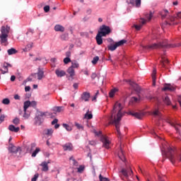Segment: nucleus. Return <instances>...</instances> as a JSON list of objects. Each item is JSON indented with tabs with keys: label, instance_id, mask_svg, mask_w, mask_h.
<instances>
[{
	"label": "nucleus",
	"instance_id": "nucleus-1",
	"mask_svg": "<svg viewBox=\"0 0 181 181\" xmlns=\"http://www.w3.org/2000/svg\"><path fill=\"white\" fill-rule=\"evenodd\" d=\"M122 117H124V112H122V105H121V103L117 102L113 107V110L110 117H109V120L110 122H112V124H114L116 128L117 135H118V136H121L119 127L121 125L120 122Z\"/></svg>",
	"mask_w": 181,
	"mask_h": 181
},
{
	"label": "nucleus",
	"instance_id": "nucleus-2",
	"mask_svg": "<svg viewBox=\"0 0 181 181\" xmlns=\"http://www.w3.org/2000/svg\"><path fill=\"white\" fill-rule=\"evenodd\" d=\"M176 46H181V44H179L178 45H170L168 40H164L163 42H152L148 45L141 46V47L144 50H153V49H159L160 47H176Z\"/></svg>",
	"mask_w": 181,
	"mask_h": 181
},
{
	"label": "nucleus",
	"instance_id": "nucleus-3",
	"mask_svg": "<svg viewBox=\"0 0 181 181\" xmlns=\"http://www.w3.org/2000/svg\"><path fill=\"white\" fill-rule=\"evenodd\" d=\"M166 156L173 165L177 163V162H181V154H178L176 149L171 147L168 148Z\"/></svg>",
	"mask_w": 181,
	"mask_h": 181
},
{
	"label": "nucleus",
	"instance_id": "nucleus-4",
	"mask_svg": "<svg viewBox=\"0 0 181 181\" xmlns=\"http://www.w3.org/2000/svg\"><path fill=\"white\" fill-rule=\"evenodd\" d=\"M11 30V28L8 25L2 26L1 29V35H0V41L3 46H6L8 45V35H9V31Z\"/></svg>",
	"mask_w": 181,
	"mask_h": 181
},
{
	"label": "nucleus",
	"instance_id": "nucleus-5",
	"mask_svg": "<svg viewBox=\"0 0 181 181\" xmlns=\"http://www.w3.org/2000/svg\"><path fill=\"white\" fill-rule=\"evenodd\" d=\"M125 43H127V40H122L117 42H115V45H109L107 47V49L111 52H114V50H115L117 47H119V46H122L123 45H125Z\"/></svg>",
	"mask_w": 181,
	"mask_h": 181
},
{
	"label": "nucleus",
	"instance_id": "nucleus-6",
	"mask_svg": "<svg viewBox=\"0 0 181 181\" xmlns=\"http://www.w3.org/2000/svg\"><path fill=\"white\" fill-rule=\"evenodd\" d=\"M101 141L103 142V148H105V149H110V148H111V141H110V139H108V136H102Z\"/></svg>",
	"mask_w": 181,
	"mask_h": 181
},
{
	"label": "nucleus",
	"instance_id": "nucleus-7",
	"mask_svg": "<svg viewBox=\"0 0 181 181\" xmlns=\"http://www.w3.org/2000/svg\"><path fill=\"white\" fill-rule=\"evenodd\" d=\"M100 30V31H98V33L102 35V36H107V35H110V33H111V29L105 25H102Z\"/></svg>",
	"mask_w": 181,
	"mask_h": 181
},
{
	"label": "nucleus",
	"instance_id": "nucleus-8",
	"mask_svg": "<svg viewBox=\"0 0 181 181\" xmlns=\"http://www.w3.org/2000/svg\"><path fill=\"white\" fill-rule=\"evenodd\" d=\"M167 122L168 124H170V125H171V127H174V128L175 129V131L177 132V134L180 135V130L179 129V128H180V127H181L180 124L172 121L170 119H168L167 120Z\"/></svg>",
	"mask_w": 181,
	"mask_h": 181
},
{
	"label": "nucleus",
	"instance_id": "nucleus-9",
	"mask_svg": "<svg viewBox=\"0 0 181 181\" xmlns=\"http://www.w3.org/2000/svg\"><path fill=\"white\" fill-rule=\"evenodd\" d=\"M121 173L126 179H128L129 176H132V170L123 168L121 170Z\"/></svg>",
	"mask_w": 181,
	"mask_h": 181
},
{
	"label": "nucleus",
	"instance_id": "nucleus-10",
	"mask_svg": "<svg viewBox=\"0 0 181 181\" xmlns=\"http://www.w3.org/2000/svg\"><path fill=\"white\" fill-rule=\"evenodd\" d=\"M128 4L132 5L136 8H141V0H126Z\"/></svg>",
	"mask_w": 181,
	"mask_h": 181
},
{
	"label": "nucleus",
	"instance_id": "nucleus-11",
	"mask_svg": "<svg viewBox=\"0 0 181 181\" xmlns=\"http://www.w3.org/2000/svg\"><path fill=\"white\" fill-rule=\"evenodd\" d=\"M127 83H129V85L132 87L133 90L136 91L137 93H139V91H141V87H139L138 84H136L135 82L131 80H128Z\"/></svg>",
	"mask_w": 181,
	"mask_h": 181
},
{
	"label": "nucleus",
	"instance_id": "nucleus-12",
	"mask_svg": "<svg viewBox=\"0 0 181 181\" xmlns=\"http://www.w3.org/2000/svg\"><path fill=\"white\" fill-rule=\"evenodd\" d=\"M19 149H21V147H16L12 144H9L8 151L11 153H18V152H19Z\"/></svg>",
	"mask_w": 181,
	"mask_h": 181
},
{
	"label": "nucleus",
	"instance_id": "nucleus-13",
	"mask_svg": "<svg viewBox=\"0 0 181 181\" xmlns=\"http://www.w3.org/2000/svg\"><path fill=\"white\" fill-rule=\"evenodd\" d=\"M54 132V130L52 128L49 129H45L43 130V135L45 136H53V133Z\"/></svg>",
	"mask_w": 181,
	"mask_h": 181
},
{
	"label": "nucleus",
	"instance_id": "nucleus-14",
	"mask_svg": "<svg viewBox=\"0 0 181 181\" xmlns=\"http://www.w3.org/2000/svg\"><path fill=\"white\" fill-rule=\"evenodd\" d=\"M129 115H132V117H135L138 119H141L142 117H144V113L141 112H132L129 111L128 112Z\"/></svg>",
	"mask_w": 181,
	"mask_h": 181
},
{
	"label": "nucleus",
	"instance_id": "nucleus-15",
	"mask_svg": "<svg viewBox=\"0 0 181 181\" xmlns=\"http://www.w3.org/2000/svg\"><path fill=\"white\" fill-rule=\"evenodd\" d=\"M9 67H12V65L11 64L5 62L3 65L4 70L0 69V71H1L2 74H5L8 73V69H9Z\"/></svg>",
	"mask_w": 181,
	"mask_h": 181
},
{
	"label": "nucleus",
	"instance_id": "nucleus-16",
	"mask_svg": "<svg viewBox=\"0 0 181 181\" xmlns=\"http://www.w3.org/2000/svg\"><path fill=\"white\" fill-rule=\"evenodd\" d=\"M37 76V79L38 80H42V78H43V77H45V71H43V69L38 68L37 70V73L35 74V75Z\"/></svg>",
	"mask_w": 181,
	"mask_h": 181
},
{
	"label": "nucleus",
	"instance_id": "nucleus-17",
	"mask_svg": "<svg viewBox=\"0 0 181 181\" xmlns=\"http://www.w3.org/2000/svg\"><path fill=\"white\" fill-rule=\"evenodd\" d=\"M163 91H175V87L170 84H165L163 88Z\"/></svg>",
	"mask_w": 181,
	"mask_h": 181
},
{
	"label": "nucleus",
	"instance_id": "nucleus-18",
	"mask_svg": "<svg viewBox=\"0 0 181 181\" xmlns=\"http://www.w3.org/2000/svg\"><path fill=\"white\" fill-rule=\"evenodd\" d=\"M64 151H73V144L71 143H66L62 146Z\"/></svg>",
	"mask_w": 181,
	"mask_h": 181
},
{
	"label": "nucleus",
	"instance_id": "nucleus-19",
	"mask_svg": "<svg viewBox=\"0 0 181 181\" xmlns=\"http://www.w3.org/2000/svg\"><path fill=\"white\" fill-rule=\"evenodd\" d=\"M55 74L57 77H64V76H66V71L62 69H56Z\"/></svg>",
	"mask_w": 181,
	"mask_h": 181
},
{
	"label": "nucleus",
	"instance_id": "nucleus-20",
	"mask_svg": "<svg viewBox=\"0 0 181 181\" xmlns=\"http://www.w3.org/2000/svg\"><path fill=\"white\" fill-rule=\"evenodd\" d=\"M81 100L86 102L90 100V93L83 92L81 95Z\"/></svg>",
	"mask_w": 181,
	"mask_h": 181
},
{
	"label": "nucleus",
	"instance_id": "nucleus-21",
	"mask_svg": "<svg viewBox=\"0 0 181 181\" xmlns=\"http://www.w3.org/2000/svg\"><path fill=\"white\" fill-rule=\"evenodd\" d=\"M103 37H104V35L98 33L96 37H95L98 45H103Z\"/></svg>",
	"mask_w": 181,
	"mask_h": 181
},
{
	"label": "nucleus",
	"instance_id": "nucleus-22",
	"mask_svg": "<svg viewBox=\"0 0 181 181\" xmlns=\"http://www.w3.org/2000/svg\"><path fill=\"white\" fill-rule=\"evenodd\" d=\"M140 23H141V25H134V28L136 30H141V28H142V25H145L146 23V20H145L144 18H141L140 20Z\"/></svg>",
	"mask_w": 181,
	"mask_h": 181
},
{
	"label": "nucleus",
	"instance_id": "nucleus-23",
	"mask_svg": "<svg viewBox=\"0 0 181 181\" xmlns=\"http://www.w3.org/2000/svg\"><path fill=\"white\" fill-rule=\"evenodd\" d=\"M40 166H42V172H47L49 170V165L47 162L44 161L40 164Z\"/></svg>",
	"mask_w": 181,
	"mask_h": 181
},
{
	"label": "nucleus",
	"instance_id": "nucleus-24",
	"mask_svg": "<svg viewBox=\"0 0 181 181\" xmlns=\"http://www.w3.org/2000/svg\"><path fill=\"white\" fill-rule=\"evenodd\" d=\"M160 15L162 19H165V18H168V16H169V11H168L166 9L163 10L160 12Z\"/></svg>",
	"mask_w": 181,
	"mask_h": 181
},
{
	"label": "nucleus",
	"instance_id": "nucleus-25",
	"mask_svg": "<svg viewBox=\"0 0 181 181\" xmlns=\"http://www.w3.org/2000/svg\"><path fill=\"white\" fill-rule=\"evenodd\" d=\"M19 127H16L13 124H10L8 126V130L11 132H19Z\"/></svg>",
	"mask_w": 181,
	"mask_h": 181
},
{
	"label": "nucleus",
	"instance_id": "nucleus-26",
	"mask_svg": "<svg viewBox=\"0 0 181 181\" xmlns=\"http://www.w3.org/2000/svg\"><path fill=\"white\" fill-rule=\"evenodd\" d=\"M67 73L69 74L70 77H71V78H72V80H73V77H74V76H75V74H76V72H75V71H74V69L70 66V67L68 69V70H67Z\"/></svg>",
	"mask_w": 181,
	"mask_h": 181
},
{
	"label": "nucleus",
	"instance_id": "nucleus-27",
	"mask_svg": "<svg viewBox=\"0 0 181 181\" xmlns=\"http://www.w3.org/2000/svg\"><path fill=\"white\" fill-rule=\"evenodd\" d=\"M116 93H118V88H115L111 89L109 93V97L110 98H112L114 97V95H115Z\"/></svg>",
	"mask_w": 181,
	"mask_h": 181
},
{
	"label": "nucleus",
	"instance_id": "nucleus-28",
	"mask_svg": "<svg viewBox=\"0 0 181 181\" xmlns=\"http://www.w3.org/2000/svg\"><path fill=\"white\" fill-rule=\"evenodd\" d=\"M54 30L56 32H64V27L61 25H56L54 26Z\"/></svg>",
	"mask_w": 181,
	"mask_h": 181
},
{
	"label": "nucleus",
	"instance_id": "nucleus-29",
	"mask_svg": "<svg viewBox=\"0 0 181 181\" xmlns=\"http://www.w3.org/2000/svg\"><path fill=\"white\" fill-rule=\"evenodd\" d=\"M35 119V124H37V125H40L42 122H43V117H39V115H37Z\"/></svg>",
	"mask_w": 181,
	"mask_h": 181
},
{
	"label": "nucleus",
	"instance_id": "nucleus-30",
	"mask_svg": "<svg viewBox=\"0 0 181 181\" xmlns=\"http://www.w3.org/2000/svg\"><path fill=\"white\" fill-rule=\"evenodd\" d=\"M169 64V60L165 57H162V60L160 61V64L162 67H166L165 64Z\"/></svg>",
	"mask_w": 181,
	"mask_h": 181
},
{
	"label": "nucleus",
	"instance_id": "nucleus-31",
	"mask_svg": "<svg viewBox=\"0 0 181 181\" xmlns=\"http://www.w3.org/2000/svg\"><path fill=\"white\" fill-rule=\"evenodd\" d=\"M153 115H154V117H158V119H162V114L160 113V112H159L158 110H154L153 112Z\"/></svg>",
	"mask_w": 181,
	"mask_h": 181
},
{
	"label": "nucleus",
	"instance_id": "nucleus-32",
	"mask_svg": "<svg viewBox=\"0 0 181 181\" xmlns=\"http://www.w3.org/2000/svg\"><path fill=\"white\" fill-rule=\"evenodd\" d=\"M72 69H78L80 67V64L76 60L71 61V66Z\"/></svg>",
	"mask_w": 181,
	"mask_h": 181
},
{
	"label": "nucleus",
	"instance_id": "nucleus-33",
	"mask_svg": "<svg viewBox=\"0 0 181 181\" xmlns=\"http://www.w3.org/2000/svg\"><path fill=\"white\" fill-rule=\"evenodd\" d=\"M64 110V107L63 106H57L53 107V111L55 112H62V111Z\"/></svg>",
	"mask_w": 181,
	"mask_h": 181
},
{
	"label": "nucleus",
	"instance_id": "nucleus-34",
	"mask_svg": "<svg viewBox=\"0 0 181 181\" xmlns=\"http://www.w3.org/2000/svg\"><path fill=\"white\" fill-rule=\"evenodd\" d=\"M29 107H30V101L27 100V101L24 102V106H23L24 112H26V111L28 110Z\"/></svg>",
	"mask_w": 181,
	"mask_h": 181
},
{
	"label": "nucleus",
	"instance_id": "nucleus-35",
	"mask_svg": "<svg viewBox=\"0 0 181 181\" xmlns=\"http://www.w3.org/2000/svg\"><path fill=\"white\" fill-rule=\"evenodd\" d=\"M7 53L9 56H11L12 54H16V53H18V51L15 49V48H11L7 50Z\"/></svg>",
	"mask_w": 181,
	"mask_h": 181
},
{
	"label": "nucleus",
	"instance_id": "nucleus-36",
	"mask_svg": "<svg viewBox=\"0 0 181 181\" xmlns=\"http://www.w3.org/2000/svg\"><path fill=\"white\" fill-rule=\"evenodd\" d=\"M33 47V43H30L25 46V47L23 49V52H30V50Z\"/></svg>",
	"mask_w": 181,
	"mask_h": 181
},
{
	"label": "nucleus",
	"instance_id": "nucleus-37",
	"mask_svg": "<svg viewBox=\"0 0 181 181\" xmlns=\"http://www.w3.org/2000/svg\"><path fill=\"white\" fill-rule=\"evenodd\" d=\"M152 79H153V84L155 86V83L156 81V69H153L152 73Z\"/></svg>",
	"mask_w": 181,
	"mask_h": 181
},
{
	"label": "nucleus",
	"instance_id": "nucleus-38",
	"mask_svg": "<svg viewBox=\"0 0 181 181\" xmlns=\"http://www.w3.org/2000/svg\"><path fill=\"white\" fill-rule=\"evenodd\" d=\"M84 118L86 119H92L93 118V114L90 113V112H87L85 115H84Z\"/></svg>",
	"mask_w": 181,
	"mask_h": 181
},
{
	"label": "nucleus",
	"instance_id": "nucleus-39",
	"mask_svg": "<svg viewBox=\"0 0 181 181\" xmlns=\"http://www.w3.org/2000/svg\"><path fill=\"white\" fill-rule=\"evenodd\" d=\"M40 152V148L39 147H37L35 148V150L34 151V152H33L31 156L33 158H35V157H36V155H37Z\"/></svg>",
	"mask_w": 181,
	"mask_h": 181
},
{
	"label": "nucleus",
	"instance_id": "nucleus-40",
	"mask_svg": "<svg viewBox=\"0 0 181 181\" xmlns=\"http://www.w3.org/2000/svg\"><path fill=\"white\" fill-rule=\"evenodd\" d=\"M152 16L153 15L152 14V11H150L148 13L145 14V18L147 19V21H151L152 19Z\"/></svg>",
	"mask_w": 181,
	"mask_h": 181
},
{
	"label": "nucleus",
	"instance_id": "nucleus-41",
	"mask_svg": "<svg viewBox=\"0 0 181 181\" xmlns=\"http://www.w3.org/2000/svg\"><path fill=\"white\" fill-rule=\"evenodd\" d=\"M163 101L167 105H170V99L169 98V96H165L163 98Z\"/></svg>",
	"mask_w": 181,
	"mask_h": 181
},
{
	"label": "nucleus",
	"instance_id": "nucleus-42",
	"mask_svg": "<svg viewBox=\"0 0 181 181\" xmlns=\"http://www.w3.org/2000/svg\"><path fill=\"white\" fill-rule=\"evenodd\" d=\"M139 100H142L141 96H139V98L136 97H132L131 98V103H138V101H139Z\"/></svg>",
	"mask_w": 181,
	"mask_h": 181
},
{
	"label": "nucleus",
	"instance_id": "nucleus-43",
	"mask_svg": "<svg viewBox=\"0 0 181 181\" xmlns=\"http://www.w3.org/2000/svg\"><path fill=\"white\" fill-rule=\"evenodd\" d=\"M20 123H21V119L19 118L16 117L13 119V124H14V125H19Z\"/></svg>",
	"mask_w": 181,
	"mask_h": 181
},
{
	"label": "nucleus",
	"instance_id": "nucleus-44",
	"mask_svg": "<svg viewBox=\"0 0 181 181\" xmlns=\"http://www.w3.org/2000/svg\"><path fill=\"white\" fill-rule=\"evenodd\" d=\"M84 169H86L84 165H80L79 168H77L78 173H83V172H84Z\"/></svg>",
	"mask_w": 181,
	"mask_h": 181
},
{
	"label": "nucleus",
	"instance_id": "nucleus-45",
	"mask_svg": "<svg viewBox=\"0 0 181 181\" xmlns=\"http://www.w3.org/2000/svg\"><path fill=\"white\" fill-rule=\"evenodd\" d=\"M63 127L65 128V129H66L68 132L71 131L73 129L71 128V127H70L69 124H62Z\"/></svg>",
	"mask_w": 181,
	"mask_h": 181
},
{
	"label": "nucleus",
	"instance_id": "nucleus-46",
	"mask_svg": "<svg viewBox=\"0 0 181 181\" xmlns=\"http://www.w3.org/2000/svg\"><path fill=\"white\" fill-rule=\"evenodd\" d=\"M3 104H4L5 105H9V104H11V100H9L8 98H4L2 100Z\"/></svg>",
	"mask_w": 181,
	"mask_h": 181
},
{
	"label": "nucleus",
	"instance_id": "nucleus-47",
	"mask_svg": "<svg viewBox=\"0 0 181 181\" xmlns=\"http://www.w3.org/2000/svg\"><path fill=\"white\" fill-rule=\"evenodd\" d=\"M75 127H76L77 129H81V130L84 129V127H83L82 124H80L77 122H75Z\"/></svg>",
	"mask_w": 181,
	"mask_h": 181
},
{
	"label": "nucleus",
	"instance_id": "nucleus-48",
	"mask_svg": "<svg viewBox=\"0 0 181 181\" xmlns=\"http://www.w3.org/2000/svg\"><path fill=\"white\" fill-rule=\"evenodd\" d=\"M98 60H100V57H93V59L92 60V64H97Z\"/></svg>",
	"mask_w": 181,
	"mask_h": 181
},
{
	"label": "nucleus",
	"instance_id": "nucleus-49",
	"mask_svg": "<svg viewBox=\"0 0 181 181\" xmlns=\"http://www.w3.org/2000/svg\"><path fill=\"white\" fill-rule=\"evenodd\" d=\"M99 180H100V181H110V179H108L104 176H102L101 175H99Z\"/></svg>",
	"mask_w": 181,
	"mask_h": 181
},
{
	"label": "nucleus",
	"instance_id": "nucleus-50",
	"mask_svg": "<svg viewBox=\"0 0 181 181\" xmlns=\"http://www.w3.org/2000/svg\"><path fill=\"white\" fill-rule=\"evenodd\" d=\"M71 62V59L69 57H66L64 59V64H69V63Z\"/></svg>",
	"mask_w": 181,
	"mask_h": 181
},
{
	"label": "nucleus",
	"instance_id": "nucleus-51",
	"mask_svg": "<svg viewBox=\"0 0 181 181\" xmlns=\"http://www.w3.org/2000/svg\"><path fill=\"white\" fill-rule=\"evenodd\" d=\"M37 115H38V118L41 117V118L43 119L45 117H46V114L45 112H39L37 113Z\"/></svg>",
	"mask_w": 181,
	"mask_h": 181
},
{
	"label": "nucleus",
	"instance_id": "nucleus-52",
	"mask_svg": "<svg viewBox=\"0 0 181 181\" xmlns=\"http://www.w3.org/2000/svg\"><path fill=\"white\" fill-rule=\"evenodd\" d=\"M98 94H100V92L97 90V92L95 93V95L92 98V101H95L97 100V97L98 96Z\"/></svg>",
	"mask_w": 181,
	"mask_h": 181
},
{
	"label": "nucleus",
	"instance_id": "nucleus-53",
	"mask_svg": "<svg viewBox=\"0 0 181 181\" xmlns=\"http://www.w3.org/2000/svg\"><path fill=\"white\" fill-rule=\"evenodd\" d=\"M44 11H45V12L46 13H47V12H49V11H50V6H45L44 7Z\"/></svg>",
	"mask_w": 181,
	"mask_h": 181
},
{
	"label": "nucleus",
	"instance_id": "nucleus-54",
	"mask_svg": "<svg viewBox=\"0 0 181 181\" xmlns=\"http://www.w3.org/2000/svg\"><path fill=\"white\" fill-rule=\"evenodd\" d=\"M37 177H39V174H35L34 175V177L31 179V181H37Z\"/></svg>",
	"mask_w": 181,
	"mask_h": 181
},
{
	"label": "nucleus",
	"instance_id": "nucleus-55",
	"mask_svg": "<svg viewBox=\"0 0 181 181\" xmlns=\"http://www.w3.org/2000/svg\"><path fill=\"white\" fill-rule=\"evenodd\" d=\"M3 121H5V115H1L0 116V124H2Z\"/></svg>",
	"mask_w": 181,
	"mask_h": 181
},
{
	"label": "nucleus",
	"instance_id": "nucleus-56",
	"mask_svg": "<svg viewBox=\"0 0 181 181\" xmlns=\"http://www.w3.org/2000/svg\"><path fill=\"white\" fill-rule=\"evenodd\" d=\"M24 118H25L26 119H28V118H29V117H30V114L27 113L26 111L24 112V115H23Z\"/></svg>",
	"mask_w": 181,
	"mask_h": 181
},
{
	"label": "nucleus",
	"instance_id": "nucleus-57",
	"mask_svg": "<svg viewBox=\"0 0 181 181\" xmlns=\"http://www.w3.org/2000/svg\"><path fill=\"white\" fill-rule=\"evenodd\" d=\"M122 156H119V158L121 159V160H122V162H125L126 159H125V156H124V154L122 151Z\"/></svg>",
	"mask_w": 181,
	"mask_h": 181
},
{
	"label": "nucleus",
	"instance_id": "nucleus-58",
	"mask_svg": "<svg viewBox=\"0 0 181 181\" xmlns=\"http://www.w3.org/2000/svg\"><path fill=\"white\" fill-rule=\"evenodd\" d=\"M57 122H59V119H54L52 122V125H55L56 124H57Z\"/></svg>",
	"mask_w": 181,
	"mask_h": 181
},
{
	"label": "nucleus",
	"instance_id": "nucleus-59",
	"mask_svg": "<svg viewBox=\"0 0 181 181\" xmlns=\"http://www.w3.org/2000/svg\"><path fill=\"white\" fill-rule=\"evenodd\" d=\"M72 163L74 166H78V162H77L76 160H74Z\"/></svg>",
	"mask_w": 181,
	"mask_h": 181
},
{
	"label": "nucleus",
	"instance_id": "nucleus-60",
	"mask_svg": "<svg viewBox=\"0 0 181 181\" xmlns=\"http://www.w3.org/2000/svg\"><path fill=\"white\" fill-rule=\"evenodd\" d=\"M96 77H97V74L95 73L92 74L91 78H93V80H94Z\"/></svg>",
	"mask_w": 181,
	"mask_h": 181
},
{
	"label": "nucleus",
	"instance_id": "nucleus-61",
	"mask_svg": "<svg viewBox=\"0 0 181 181\" xmlns=\"http://www.w3.org/2000/svg\"><path fill=\"white\" fill-rule=\"evenodd\" d=\"M25 91H26V92L30 91V86H25Z\"/></svg>",
	"mask_w": 181,
	"mask_h": 181
},
{
	"label": "nucleus",
	"instance_id": "nucleus-62",
	"mask_svg": "<svg viewBox=\"0 0 181 181\" xmlns=\"http://www.w3.org/2000/svg\"><path fill=\"white\" fill-rule=\"evenodd\" d=\"M16 79V76L13 75L11 76V81H14Z\"/></svg>",
	"mask_w": 181,
	"mask_h": 181
},
{
	"label": "nucleus",
	"instance_id": "nucleus-63",
	"mask_svg": "<svg viewBox=\"0 0 181 181\" xmlns=\"http://www.w3.org/2000/svg\"><path fill=\"white\" fill-rule=\"evenodd\" d=\"M152 39H153V40H155V39H158V36H156V35H155V33H153V35H152Z\"/></svg>",
	"mask_w": 181,
	"mask_h": 181
},
{
	"label": "nucleus",
	"instance_id": "nucleus-64",
	"mask_svg": "<svg viewBox=\"0 0 181 181\" xmlns=\"http://www.w3.org/2000/svg\"><path fill=\"white\" fill-rule=\"evenodd\" d=\"M14 98H15L16 100H21V96H19V95H14Z\"/></svg>",
	"mask_w": 181,
	"mask_h": 181
}]
</instances>
